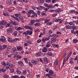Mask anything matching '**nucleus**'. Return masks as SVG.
<instances>
[{"label": "nucleus", "mask_w": 78, "mask_h": 78, "mask_svg": "<svg viewBox=\"0 0 78 78\" xmlns=\"http://www.w3.org/2000/svg\"><path fill=\"white\" fill-rule=\"evenodd\" d=\"M33 33V32L31 30L30 31H27L26 32H24L23 33V35H25L26 36H27V35H30V36H31V34H32Z\"/></svg>", "instance_id": "f257e3e1"}, {"label": "nucleus", "mask_w": 78, "mask_h": 78, "mask_svg": "<svg viewBox=\"0 0 78 78\" xmlns=\"http://www.w3.org/2000/svg\"><path fill=\"white\" fill-rule=\"evenodd\" d=\"M58 35H56L55 34H50L49 36V37H52L51 39H56V37H58Z\"/></svg>", "instance_id": "f03ea898"}, {"label": "nucleus", "mask_w": 78, "mask_h": 78, "mask_svg": "<svg viewBox=\"0 0 78 78\" xmlns=\"http://www.w3.org/2000/svg\"><path fill=\"white\" fill-rule=\"evenodd\" d=\"M34 12V11L33 10H29L27 12V17H30V15H31V14H33Z\"/></svg>", "instance_id": "7ed1b4c3"}, {"label": "nucleus", "mask_w": 78, "mask_h": 78, "mask_svg": "<svg viewBox=\"0 0 78 78\" xmlns=\"http://www.w3.org/2000/svg\"><path fill=\"white\" fill-rule=\"evenodd\" d=\"M17 50L18 51H22L23 50V46L19 45L16 47Z\"/></svg>", "instance_id": "20e7f679"}, {"label": "nucleus", "mask_w": 78, "mask_h": 78, "mask_svg": "<svg viewBox=\"0 0 78 78\" xmlns=\"http://www.w3.org/2000/svg\"><path fill=\"white\" fill-rule=\"evenodd\" d=\"M13 29L14 28H13V27L7 29V31L8 33H11V32L12 31Z\"/></svg>", "instance_id": "39448f33"}, {"label": "nucleus", "mask_w": 78, "mask_h": 78, "mask_svg": "<svg viewBox=\"0 0 78 78\" xmlns=\"http://www.w3.org/2000/svg\"><path fill=\"white\" fill-rule=\"evenodd\" d=\"M51 46V43H50V41H48L47 43V44L45 46V47L46 48H48Z\"/></svg>", "instance_id": "423d86ee"}, {"label": "nucleus", "mask_w": 78, "mask_h": 78, "mask_svg": "<svg viewBox=\"0 0 78 78\" xmlns=\"http://www.w3.org/2000/svg\"><path fill=\"white\" fill-rule=\"evenodd\" d=\"M0 41L3 42H5L6 41V38L5 37L2 36L1 37V38L0 39Z\"/></svg>", "instance_id": "0eeeda50"}, {"label": "nucleus", "mask_w": 78, "mask_h": 78, "mask_svg": "<svg viewBox=\"0 0 78 78\" xmlns=\"http://www.w3.org/2000/svg\"><path fill=\"white\" fill-rule=\"evenodd\" d=\"M17 41H20V39L18 38H15L12 40V42H17Z\"/></svg>", "instance_id": "6e6552de"}, {"label": "nucleus", "mask_w": 78, "mask_h": 78, "mask_svg": "<svg viewBox=\"0 0 78 78\" xmlns=\"http://www.w3.org/2000/svg\"><path fill=\"white\" fill-rule=\"evenodd\" d=\"M15 28L16 30L17 31H20V30H22L23 28L20 27H17V26H15Z\"/></svg>", "instance_id": "1a4fd4ad"}, {"label": "nucleus", "mask_w": 78, "mask_h": 78, "mask_svg": "<svg viewBox=\"0 0 78 78\" xmlns=\"http://www.w3.org/2000/svg\"><path fill=\"white\" fill-rule=\"evenodd\" d=\"M43 53H45L47 51V48L45 47H44L42 49Z\"/></svg>", "instance_id": "9d476101"}, {"label": "nucleus", "mask_w": 78, "mask_h": 78, "mask_svg": "<svg viewBox=\"0 0 78 78\" xmlns=\"http://www.w3.org/2000/svg\"><path fill=\"white\" fill-rule=\"evenodd\" d=\"M24 28H25V29H29L30 30H32V27L27 25L25 26L24 27Z\"/></svg>", "instance_id": "9b49d317"}, {"label": "nucleus", "mask_w": 78, "mask_h": 78, "mask_svg": "<svg viewBox=\"0 0 78 78\" xmlns=\"http://www.w3.org/2000/svg\"><path fill=\"white\" fill-rule=\"evenodd\" d=\"M44 3V0H39L38 2V3L39 5H42Z\"/></svg>", "instance_id": "f8f14e48"}, {"label": "nucleus", "mask_w": 78, "mask_h": 78, "mask_svg": "<svg viewBox=\"0 0 78 78\" xmlns=\"http://www.w3.org/2000/svg\"><path fill=\"white\" fill-rule=\"evenodd\" d=\"M43 20H44V21H45V22H44V23H47L49 22H50V19L47 20V19L46 18L43 19Z\"/></svg>", "instance_id": "ddd939ff"}, {"label": "nucleus", "mask_w": 78, "mask_h": 78, "mask_svg": "<svg viewBox=\"0 0 78 78\" xmlns=\"http://www.w3.org/2000/svg\"><path fill=\"white\" fill-rule=\"evenodd\" d=\"M6 2L7 4L9 5H11L12 4V2L11 0H7Z\"/></svg>", "instance_id": "4468645a"}, {"label": "nucleus", "mask_w": 78, "mask_h": 78, "mask_svg": "<svg viewBox=\"0 0 78 78\" xmlns=\"http://www.w3.org/2000/svg\"><path fill=\"white\" fill-rule=\"evenodd\" d=\"M31 62L34 65H36V64H37V61H35L34 60H32L31 61Z\"/></svg>", "instance_id": "2eb2a0df"}, {"label": "nucleus", "mask_w": 78, "mask_h": 78, "mask_svg": "<svg viewBox=\"0 0 78 78\" xmlns=\"http://www.w3.org/2000/svg\"><path fill=\"white\" fill-rule=\"evenodd\" d=\"M73 58H71L69 59V63L71 64H73L74 63V62H73Z\"/></svg>", "instance_id": "dca6fc26"}, {"label": "nucleus", "mask_w": 78, "mask_h": 78, "mask_svg": "<svg viewBox=\"0 0 78 78\" xmlns=\"http://www.w3.org/2000/svg\"><path fill=\"white\" fill-rule=\"evenodd\" d=\"M6 72V70L4 69L3 68H0V73H2V72H3L4 73V72Z\"/></svg>", "instance_id": "f3484780"}, {"label": "nucleus", "mask_w": 78, "mask_h": 78, "mask_svg": "<svg viewBox=\"0 0 78 78\" xmlns=\"http://www.w3.org/2000/svg\"><path fill=\"white\" fill-rule=\"evenodd\" d=\"M11 22L13 25L17 26V25H18V24L16 22V21L15 20H14L13 21H12Z\"/></svg>", "instance_id": "a211bd4d"}, {"label": "nucleus", "mask_w": 78, "mask_h": 78, "mask_svg": "<svg viewBox=\"0 0 78 78\" xmlns=\"http://www.w3.org/2000/svg\"><path fill=\"white\" fill-rule=\"evenodd\" d=\"M18 63L19 66H22V65H23V63L22 61H18Z\"/></svg>", "instance_id": "6ab92c4d"}, {"label": "nucleus", "mask_w": 78, "mask_h": 78, "mask_svg": "<svg viewBox=\"0 0 78 78\" xmlns=\"http://www.w3.org/2000/svg\"><path fill=\"white\" fill-rule=\"evenodd\" d=\"M5 27L6 28H8V27H10V28H12V27L11 26V24L9 23L6 25Z\"/></svg>", "instance_id": "aec40b11"}, {"label": "nucleus", "mask_w": 78, "mask_h": 78, "mask_svg": "<svg viewBox=\"0 0 78 78\" xmlns=\"http://www.w3.org/2000/svg\"><path fill=\"white\" fill-rule=\"evenodd\" d=\"M46 14V11H43L41 12V14L43 16H45Z\"/></svg>", "instance_id": "412c9836"}, {"label": "nucleus", "mask_w": 78, "mask_h": 78, "mask_svg": "<svg viewBox=\"0 0 78 78\" xmlns=\"http://www.w3.org/2000/svg\"><path fill=\"white\" fill-rule=\"evenodd\" d=\"M53 71L52 70H49V74L50 75L52 76V75H53Z\"/></svg>", "instance_id": "4be33fe9"}, {"label": "nucleus", "mask_w": 78, "mask_h": 78, "mask_svg": "<svg viewBox=\"0 0 78 78\" xmlns=\"http://www.w3.org/2000/svg\"><path fill=\"white\" fill-rule=\"evenodd\" d=\"M35 55L37 56H41V52H37L36 53Z\"/></svg>", "instance_id": "5701e85b"}, {"label": "nucleus", "mask_w": 78, "mask_h": 78, "mask_svg": "<svg viewBox=\"0 0 78 78\" xmlns=\"http://www.w3.org/2000/svg\"><path fill=\"white\" fill-rule=\"evenodd\" d=\"M35 22V21L34 20H33L30 21V26H32L33 25V23H34Z\"/></svg>", "instance_id": "b1692460"}, {"label": "nucleus", "mask_w": 78, "mask_h": 78, "mask_svg": "<svg viewBox=\"0 0 78 78\" xmlns=\"http://www.w3.org/2000/svg\"><path fill=\"white\" fill-rule=\"evenodd\" d=\"M22 59V56L19 55H16V59H17V60H19V59Z\"/></svg>", "instance_id": "393cba45"}, {"label": "nucleus", "mask_w": 78, "mask_h": 78, "mask_svg": "<svg viewBox=\"0 0 78 78\" xmlns=\"http://www.w3.org/2000/svg\"><path fill=\"white\" fill-rule=\"evenodd\" d=\"M14 15L16 17H19V16H21V14L20 13H18L17 14L14 13Z\"/></svg>", "instance_id": "a878e982"}, {"label": "nucleus", "mask_w": 78, "mask_h": 78, "mask_svg": "<svg viewBox=\"0 0 78 78\" xmlns=\"http://www.w3.org/2000/svg\"><path fill=\"white\" fill-rule=\"evenodd\" d=\"M58 62L59 61L58 60H56L54 62V64L55 66H58Z\"/></svg>", "instance_id": "bb28decb"}, {"label": "nucleus", "mask_w": 78, "mask_h": 78, "mask_svg": "<svg viewBox=\"0 0 78 78\" xmlns=\"http://www.w3.org/2000/svg\"><path fill=\"white\" fill-rule=\"evenodd\" d=\"M27 73V72L26 71H24L22 73V75L23 76H25V75H26V74Z\"/></svg>", "instance_id": "cd10ccee"}, {"label": "nucleus", "mask_w": 78, "mask_h": 78, "mask_svg": "<svg viewBox=\"0 0 78 78\" xmlns=\"http://www.w3.org/2000/svg\"><path fill=\"white\" fill-rule=\"evenodd\" d=\"M5 56H7L8 55H9V51L8 50H6L5 51Z\"/></svg>", "instance_id": "c85d7f7f"}, {"label": "nucleus", "mask_w": 78, "mask_h": 78, "mask_svg": "<svg viewBox=\"0 0 78 78\" xmlns=\"http://www.w3.org/2000/svg\"><path fill=\"white\" fill-rule=\"evenodd\" d=\"M66 29H71L72 28V26L69 25H66Z\"/></svg>", "instance_id": "c756f323"}, {"label": "nucleus", "mask_w": 78, "mask_h": 78, "mask_svg": "<svg viewBox=\"0 0 78 78\" xmlns=\"http://www.w3.org/2000/svg\"><path fill=\"white\" fill-rule=\"evenodd\" d=\"M2 65V66H3L4 67H5L6 66V62H5V61H3L1 62Z\"/></svg>", "instance_id": "7c9ffc66"}, {"label": "nucleus", "mask_w": 78, "mask_h": 78, "mask_svg": "<svg viewBox=\"0 0 78 78\" xmlns=\"http://www.w3.org/2000/svg\"><path fill=\"white\" fill-rule=\"evenodd\" d=\"M7 39L8 42H12V40H11V38L10 37H7Z\"/></svg>", "instance_id": "2f4dec72"}, {"label": "nucleus", "mask_w": 78, "mask_h": 78, "mask_svg": "<svg viewBox=\"0 0 78 78\" xmlns=\"http://www.w3.org/2000/svg\"><path fill=\"white\" fill-rule=\"evenodd\" d=\"M13 34H14V36L16 37L17 35V31H15L14 32Z\"/></svg>", "instance_id": "473e14b6"}, {"label": "nucleus", "mask_w": 78, "mask_h": 78, "mask_svg": "<svg viewBox=\"0 0 78 78\" xmlns=\"http://www.w3.org/2000/svg\"><path fill=\"white\" fill-rule=\"evenodd\" d=\"M12 50L13 53H15L17 51V49L16 48H13Z\"/></svg>", "instance_id": "72a5a7b5"}, {"label": "nucleus", "mask_w": 78, "mask_h": 78, "mask_svg": "<svg viewBox=\"0 0 78 78\" xmlns=\"http://www.w3.org/2000/svg\"><path fill=\"white\" fill-rule=\"evenodd\" d=\"M41 25V24L40 23H36L34 25L35 26V27H39V26H40V25Z\"/></svg>", "instance_id": "f704fd0d"}, {"label": "nucleus", "mask_w": 78, "mask_h": 78, "mask_svg": "<svg viewBox=\"0 0 78 78\" xmlns=\"http://www.w3.org/2000/svg\"><path fill=\"white\" fill-rule=\"evenodd\" d=\"M51 41V44H53L54 42H55L56 41V39H53Z\"/></svg>", "instance_id": "c9c22d12"}, {"label": "nucleus", "mask_w": 78, "mask_h": 78, "mask_svg": "<svg viewBox=\"0 0 78 78\" xmlns=\"http://www.w3.org/2000/svg\"><path fill=\"white\" fill-rule=\"evenodd\" d=\"M62 20V18H61L60 19H57L55 20V22H59L60 21V20Z\"/></svg>", "instance_id": "e433bc0d"}, {"label": "nucleus", "mask_w": 78, "mask_h": 78, "mask_svg": "<svg viewBox=\"0 0 78 78\" xmlns=\"http://www.w3.org/2000/svg\"><path fill=\"white\" fill-rule=\"evenodd\" d=\"M6 66H7V67H10V66H11V63L9 62H7L6 63Z\"/></svg>", "instance_id": "4c0bfd02"}, {"label": "nucleus", "mask_w": 78, "mask_h": 78, "mask_svg": "<svg viewBox=\"0 0 78 78\" xmlns=\"http://www.w3.org/2000/svg\"><path fill=\"white\" fill-rule=\"evenodd\" d=\"M4 25V20H2L0 22V25Z\"/></svg>", "instance_id": "58836bf2"}, {"label": "nucleus", "mask_w": 78, "mask_h": 78, "mask_svg": "<svg viewBox=\"0 0 78 78\" xmlns=\"http://www.w3.org/2000/svg\"><path fill=\"white\" fill-rule=\"evenodd\" d=\"M34 32H35V33H38L39 32H40V30L39 29H37L34 30Z\"/></svg>", "instance_id": "ea45409f"}, {"label": "nucleus", "mask_w": 78, "mask_h": 78, "mask_svg": "<svg viewBox=\"0 0 78 78\" xmlns=\"http://www.w3.org/2000/svg\"><path fill=\"white\" fill-rule=\"evenodd\" d=\"M54 50L53 48H48V51H53Z\"/></svg>", "instance_id": "a19ab883"}, {"label": "nucleus", "mask_w": 78, "mask_h": 78, "mask_svg": "<svg viewBox=\"0 0 78 78\" xmlns=\"http://www.w3.org/2000/svg\"><path fill=\"white\" fill-rule=\"evenodd\" d=\"M19 20H23V17L21 16H19Z\"/></svg>", "instance_id": "79ce46f5"}, {"label": "nucleus", "mask_w": 78, "mask_h": 78, "mask_svg": "<svg viewBox=\"0 0 78 78\" xmlns=\"http://www.w3.org/2000/svg\"><path fill=\"white\" fill-rule=\"evenodd\" d=\"M16 72L17 73V74L19 75H20L22 73V72L20 71H19L18 70H16Z\"/></svg>", "instance_id": "37998d69"}, {"label": "nucleus", "mask_w": 78, "mask_h": 78, "mask_svg": "<svg viewBox=\"0 0 78 78\" xmlns=\"http://www.w3.org/2000/svg\"><path fill=\"white\" fill-rule=\"evenodd\" d=\"M24 60L27 64H28V61H27V58H24Z\"/></svg>", "instance_id": "c03bdc74"}, {"label": "nucleus", "mask_w": 78, "mask_h": 78, "mask_svg": "<svg viewBox=\"0 0 78 78\" xmlns=\"http://www.w3.org/2000/svg\"><path fill=\"white\" fill-rule=\"evenodd\" d=\"M59 11H60V9H57L55 10V12L56 13H58V12H59Z\"/></svg>", "instance_id": "a18cd8bd"}, {"label": "nucleus", "mask_w": 78, "mask_h": 78, "mask_svg": "<svg viewBox=\"0 0 78 78\" xmlns=\"http://www.w3.org/2000/svg\"><path fill=\"white\" fill-rule=\"evenodd\" d=\"M12 58L15 59V58H16V57L17 55H16L14 54H12Z\"/></svg>", "instance_id": "49530a36"}, {"label": "nucleus", "mask_w": 78, "mask_h": 78, "mask_svg": "<svg viewBox=\"0 0 78 78\" xmlns=\"http://www.w3.org/2000/svg\"><path fill=\"white\" fill-rule=\"evenodd\" d=\"M42 42V40L41 39H39L37 41V43H40Z\"/></svg>", "instance_id": "de8ad7c7"}, {"label": "nucleus", "mask_w": 78, "mask_h": 78, "mask_svg": "<svg viewBox=\"0 0 78 78\" xmlns=\"http://www.w3.org/2000/svg\"><path fill=\"white\" fill-rule=\"evenodd\" d=\"M28 64L29 66H30L31 67H32L33 66V64H32L30 62H29Z\"/></svg>", "instance_id": "09e8293b"}, {"label": "nucleus", "mask_w": 78, "mask_h": 78, "mask_svg": "<svg viewBox=\"0 0 78 78\" xmlns=\"http://www.w3.org/2000/svg\"><path fill=\"white\" fill-rule=\"evenodd\" d=\"M47 55H48V56H51L52 55V54L50 52H48L47 53Z\"/></svg>", "instance_id": "8fccbe9b"}, {"label": "nucleus", "mask_w": 78, "mask_h": 78, "mask_svg": "<svg viewBox=\"0 0 78 78\" xmlns=\"http://www.w3.org/2000/svg\"><path fill=\"white\" fill-rule=\"evenodd\" d=\"M78 42V40L76 39L73 40V43H77Z\"/></svg>", "instance_id": "3c124183"}, {"label": "nucleus", "mask_w": 78, "mask_h": 78, "mask_svg": "<svg viewBox=\"0 0 78 78\" xmlns=\"http://www.w3.org/2000/svg\"><path fill=\"white\" fill-rule=\"evenodd\" d=\"M64 22V20H62L59 21V24H61V23H62Z\"/></svg>", "instance_id": "603ef678"}, {"label": "nucleus", "mask_w": 78, "mask_h": 78, "mask_svg": "<svg viewBox=\"0 0 78 78\" xmlns=\"http://www.w3.org/2000/svg\"><path fill=\"white\" fill-rule=\"evenodd\" d=\"M37 14H38V16H40L41 15V11L40 10H37Z\"/></svg>", "instance_id": "864d4df0"}, {"label": "nucleus", "mask_w": 78, "mask_h": 78, "mask_svg": "<svg viewBox=\"0 0 78 78\" xmlns=\"http://www.w3.org/2000/svg\"><path fill=\"white\" fill-rule=\"evenodd\" d=\"M78 56L77 55L76 58H74V59H73V60L77 61V59H78Z\"/></svg>", "instance_id": "5fc2aeb1"}, {"label": "nucleus", "mask_w": 78, "mask_h": 78, "mask_svg": "<svg viewBox=\"0 0 78 78\" xmlns=\"http://www.w3.org/2000/svg\"><path fill=\"white\" fill-rule=\"evenodd\" d=\"M74 23V22L72 21V22H69V24L70 25H73V24Z\"/></svg>", "instance_id": "6e6d98bb"}, {"label": "nucleus", "mask_w": 78, "mask_h": 78, "mask_svg": "<svg viewBox=\"0 0 78 78\" xmlns=\"http://www.w3.org/2000/svg\"><path fill=\"white\" fill-rule=\"evenodd\" d=\"M52 24H53L51 23V22H50L47 23L46 25H52Z\"/></svg>", "instance_id": "4d7b16f0"}, {"label": "nucleus", "mask_w": 78, "mask_h": 78, "mask_svg": "<svg viewBox=\"0 0 78 78\" xmlns=\"http://www.w3.org/2000/svg\"><path fill=\"white\" fill-rule=\"evenodd\" d=\"M13 3L14 5H15V6H16V5H17V1H14L13 2Z\"/></svg>", "instance_id": "13d9d810"}, {"label": "nucleus", "mask_w": 78, "mask_h": 78, "mask_svg": "<svg viewBox=\"0 0 78 78\" xmlns=\"http://www.w3.org/2000/svg\"><path fill=\"white\" fill-rule=\"evenodd\" d=\"M43 59L44 61H45L47 60V57H43Z\"/></svg>", "instance_id": "bf43d9fd"}, {"label": "nucleus", "mask_w": 78, "mask_h": 78, "mask_svg": "<svg viewBox=\"0 0 78 78\" xmlns=\"http://www.w3.org/2000/svg\"><path fill=\"white\" fill-rule=\"evenodd\" d=\"M33 15H34L35 17H37V14L36 12H34V13L33 14Z\"/></svg>", "instance_id": "052dcab7"}, {"label": "nucleus", "mask_w": 78, "mask_h": 78, "mask_svg": "<svg viewBox=\"0 0 78 78\" xmlns=\"http://www.w3.org/2000/svg\"><path fill=\"white\" fill-rule=\"evenodd\" d=\"M18 76L15 75L12 77V78H17L18 77Z\"/></svg>", "instance_id": "680f3d73"}, {"label": "nucleus", "mask_w": 78, "mask_h": 78, "mask_svg": "<svg viewBox=\"0 0 78 78\" xmlns=\"http://www.w3.org/2000/svg\"><path fill=\"white\" fill-rule=\"evenodd\" d=\"M3 15L4 16H7V13H6L5 12H3Z\"/></svg>", "instance_id": "e2e57ef3"}, {"label": "nucleus", "mask_w": 78, "mask_h": 78, "mask_svg": "<svg viewBox=\"0 0 78 78\" xmlns=\"http://www.w3.org/2000/svg\"><path fill=\"white\" fill-rule=\"evenodd\" d=\"M65 57L66 58H67V57H68V54L67 53L65 54Z\"/></svg>", "instance_id": "0e129e2a"}, {"label": "nucleus", "mask_w": 78, "mask_h": 78, "mask_svg": "<svg viewBox=\"0 0 78 78\" xmlns=\"http://www.w3.org/2000/svg\"><path fill=\"white\" fill-rule=\"evenodd\" d=\"M56 16H57V14H56V13H55V14H54L52 16L53 17H55Z\"/></svg>", "instance_id": "69168bd1"}, {"label": "nucleus", "mask_w": 78, "mask_h": 78, "mask_svg": "<svg viewBox=\"0 0 78 78\" xmlns=\"http://www.w3.org/2000/svg\"><path fill=\"white\" fill-rule=\"evenodd\" d=\"M48 8H53V5H48Z\"/></svg>", "instance_id": "338daca9"}, {"label": "nucleus", "mask_w": 78, "mask_h": 78, "mask_svg": "<svg viewBox=\"0 0 78 78\" xmlns=\"http://www.w3.org/2000/svg\"><path fill=\"white\" fill-rule=\"evenodd\" d=\"M45 70L46 72H48V71H49V69L48 68H46Z\"/></svg>", "instance_id": "774afa93"}]
</instances>
